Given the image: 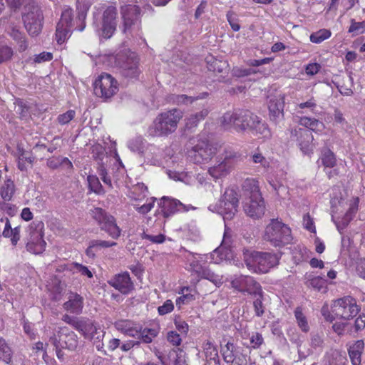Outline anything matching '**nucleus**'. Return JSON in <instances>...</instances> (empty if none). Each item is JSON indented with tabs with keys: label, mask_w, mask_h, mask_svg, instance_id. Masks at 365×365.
<instances>
[{
	"label": "nucleus",
	"mask_w": 365,
	"mask_h": 365,
	"mask_svg": "<svg viewBox=\"0 0 365 365\" xmlns=\"http://www.w3.org/2000/svg\"><path fill=\"white\" fill-rule=\"evenodd\" d=\"M148 190L143 182H138L128 190V196L133 200L140 201L148 196Z\"/></svg>",
	"instance_id": "2f4dec72"
},
{
	"label": "nucleus",
	"mask_w": 365,
	"mask_h": 365,
	"mask_svg": "<svg viewBox=\"0 0 365 365\" xmlns=\"http://www.w3.org/2000/svg\"><path fill=\"white\" fill-rule=\"evenodd\" d=\"M141 238L143 240H149L150 242L153 244H162L165 240V236L163 234H159L157 235H153L143 232L141 234Z\"/></svg>",
	"instance_id": "052dcab7"
},
{
	"label": "nucleus",
	"mask_w": 365,
	"mask_h": 365,
	"mask_svg": "<svg viewBox=\"0 0 365 365\" xmlns=\"http://www.w3.org/2000/svg\"><path fill=\"white\" fill-rule=\"evenodd\" d=\"M264 237L274 247L287 245L292 240L290 228L281 221L274 219L267 226Z\"/></svg>",
	"instance_id": "1a4fd4ad"
},
{
	"label": "nucleus",
	"mask_w": 365,
	"mask_h": 365,
	"mask_svg": "<svg viewBox=\"0 0 365 365\" xmlns=\"http://www.w3.org/2000/svg\"><path fill=\"white\" fill-rule=\"evenodd\" d=\"M321 160L325 168H332L336 164L335 155L329 149H324L322 153Z\"/></svg>",
	"instance_id": "49530a36"
},
{
	"label": "nucleus",
	"mask_w": 365,
	"mask_h": 365,
	"mask_svg": "<svg viewBox=\"0 0 365 365\" xmlns=\"http://www.w3.org/2000/svg\"><path fill=\"white\" fill-rule=\"evenodd\" d=\"M13 50L8 46H0V63L9 61L13 56Z\"/></svg>",
	"instance_id": "69168bd1"
},
{
	"label": "nucleus",
	"mask_w": 365,
	"mask_h": 365,
	"mask_svg": "<svg viewBox=\"0 0 365 365\" xmlns=\"http://www.w3.org/2000/svg\"><path fill=\"white\" fill-rule=\"evenodd\" d=\"M71 27L64 26L57 24L56 38L59 44L63 43L71 35Z\"/></svg>",
	"instance_id": "3c124183"
},
{
	"label": "nucleus",
	"mask_w": 365,
	"mask_h": 365,
	"mask_svg": "<svg viewBox=\"0 0 365 365\" xmlns=\"http://www.w3.org/2000/svg\"><path fill=\"white\" fill-rule=\"evenodd\" d=\"M231 164L223 160H218V163L208 170L209 174L215 179L227 175L231 170Z\"/></svg>",
	"instance_id": "c756f323"
},
{
	"label": "nucleus",
	"mask_w": 365,
	"mask_h": 365,
	"mask_svg": "<svg viewBox=\"0 0 365 365\" xmlns=\"http://www.w3.org/2000/svg\"><path fill=\"white\" fill-rule=\"evenodd\" d=\"M202 350L207 365H220L217 349L212 342L205 341L202 344Z\"/></svg>",
	"instance_id": "393cba45"
},
{
	"label": "nucleus",
	"mask_w": 365,
	"mask_h": 365,
	"mask_svg": "<svg viewBox=\"0 0 365 365\" xmlns=\"http://www.w3.org/2000/svg\"><path fill=\"white\" fill-rule=\"evenodd\" d=\"M364 344L362 340H357L349 346L348 353L353 365H360L361 354L364 350Z\"/></svg>",
	"instance_id": "c85d7f7f"
},
{
	"label": "nucleus",
	"mask_w": 365,
	"mask_h": 365,
	"mask_svg": "<svg viewBox=\"0 0 365 365\" xmlns=\"http://www.w3.org/2000/svg\"><path fill=\"white\" fill-rule=\"evenodd\" d=\"M297 108L302 110L307 109L312 113H315L316 108H317V101L314 97H312L308 101L299 103Z\"/></svg>",
	"instance_id": "e2e57ef3"
},
{
	"label": "nucleus",
	"mask_w": 365,
	"mask_h": 365,
	"mask_svg": "<svg viewBox=\"0 0 365 365\" xmlns=\"http://www.w3.org/2000/svg\"><path fill=\"white\" fill-rule=\"evenodd\" d=\"M326 365H348V360L345 354L332 350L327 355Z\"/></svg>",
	"instance_id": "c9c22d12"
},
{
	"label": "nucleus",
	"mask_w": 365,
	"mask_h": 365,
	"mask_svg": "<svg viewBox=\"0 0 365 365\" xmlns=\"http://www.w3.org/2000/svg\"><path fill=\"white\" fill-rule=\"evenodd\" d=\"M78 331L81 332L86 339H90L96 343V340L98 342L102 341L105 335V331L101 329L99 327H97L90 320L83 319L81 323V327L78 328Z\"/></svg>",
	"instance_id": "6ab92c4d"
},
{
	"label": "nucleus",
	"mask_w": 365,
	"mask_h": 365,
	"mask_svg": "<svg viewBox=\"0 0 365 365\" xmlns=\"http://www.w3.org/2000/svg\"><path fill=\"white\" fill-rule=\"evenodd\" d=\"M239 351V348L236 347L234 344L227 342L224 346H222L221 352L224 361L227 363H233L235 359V355Z\"/></svg>",
	"instance_id": "58836bf2"
},
{
	"label": "nucleus",
	"mask_w": 365,
	"mask_h": 365,
	"mask_svg": "<svg viewBox=\"0 0 365 365\" xmlns=\"http://www.w3.org/2000/svg\"><path fill=\"white\" fill-rule=\"evenodd\" d=\"M307 284L314 289L323 292L327 288V280L320 276H315L309 279Z\"/></svg>",
	"instance_id": "603ef678"
},
{
	"label": "nucleus",
	"mask_w": 365,
	"mask_h": 365,
	"mask_svg": "<svg viewBox=\"0 0 365 365\" xmlns=\"http://www.w3.org/2000/svg\"><path fill=\"white\" fill-rule=\"evenodd\" d=\"M88 187L91 191L101 195L104 193L103 186L101 185L98 178L94 175H89L87 177Z\"/></svg>",
	"instance_id": "09e8293b"
},
{
	"label": "nucleus",
	"mask_w": 365,
	"mask_h": 365,
	"mask_svg": "<svg viewBox=\"0 0 365 365\" xmlns=\"http://www.w3.org/2000/svg\"><path fill=\"white\" fill-rule=\"evenodd\" d=\"M294 317L299 328L303 332H308L309 331V326L307 317L302 312L301 307H297L294 310Z\"/></svg>",
	"instance_id": "79ce46f5"
},
{
	"label": "nucleus",
	"mask_w": 365,
	"mask_h": 365,
	"mask_svg": "<svg viewBox=\"0 0 365 365\" xmlns=\"http://www.w3.org/2000/svg\"><path fill=\"white\" fill-rule=\"evenodd\" d=\"M170 101L178 106L187 105L196 101V98H193V96H189L185 94L173 95L170 97Z\"/></svg>",
	"instance_id": "6e6d98bb"
},
{
	"label": "nucleus",
	"mask_w": 365,
	"mask_h": 365,
	"mask_svg": "<svg viewBox=\"0 0 365 365\" xmlns=\"http://www.w3.org/2000/svg\"><path fill=\"white\" fill-rule=\"evenodd\" d=\"M291 138L298 142V146L304 155H309L312 153L313 135L310 130L306 128H295L291 130Z\"/></svg>",
	"instance_id": "f3484780"
},
{
	"label": "nucleus",
	"mask_w": 365,
	"mask_h": 365,
	"mask_svg": "<svg viewBox=\"0 0 365 365\" xmlns=\"http://www.w3.org/2000/svg\"><path fill=\"white\" fill-rule=\"evenodd\" d=\"M115 328L126 336L135 338L138 335L139 324L127 319H120L114 323Z\"/></svg>",
	"instance_id": "b1692460"
},
{
	"label": "nucleus",
	"mask_w": 365,
	"mask_h": 365,
	"mask_svg": "<svg viewBox=\"0 0 365 365\" xmlns=\"http://www.w3.org/2000/svg\"><path fill=\"white\" fill-rule=\"evenodd\" d=\"M59 341L62 342L64 345L61 344L63 348L70 350H75L78 346V337L77 335L66 327H61L58 331Z\"/></svg>",
	"instance_id": "5701e85b"
},
{
	"label": "nucleus",
	"mask_w": 365,
	"mask_h": 365,
	"mask_svg": "<svg viewBox=\"0 0 365 365\" xmlns=\"http://www.w3.org/2000/svg\"><path fill=\"white\" fill-rule=\"evenodd\" d=\"M117 245L115 242L93 240L89 242V245L86 250V253L88 257H93L95 252H98L103 248H108L115 246Z\"/></svg>",
	"instance_id": "7c9ffc66"
},
{
	"label": "nucleus",
	"mask_w": 365,
	"mask_h": 365,
	"mask_svg": "<svg viewBox=\"0 0 365 365\" xmlns=\"http://www.w3.org/2000/svg\"><path fill=\"white\" fill-rule=\"evenodd\" d=\"M68 269L73 271V273H79L81 276L93 278V272L88 267L78 262H73L68 265Z\"/></svg>",
	"instance_id": "37998d69"
},
{
	"label": "nucleus",
	"mask_w": 365,
	"mask_h": 365,
	"mask_svg": "<svg viewBox=\"0 0 365 365\" xmlns=\"http://www.w3.org/2000/svg\"><path fill=\"white\" fill-rule=\"evenodd\" d=\"M72 9L68 6L64 7L58 24L72 28Z\"/></svg>",
	"instance_id": "5fc2aeb1"
},
{
	"label": "nucleus",
	"mask_w": 365,
	"mask_h": 365,
	"mask_svg": "<svg viewBox=\"0 0 365 365\" xmlns=\"http://www.w3.org/2000/svg\"><path fill=\"white\" fill-rule=\"evenodd\" d=\"M173 365H188L186 361L185 353L180 349L175 352L173 359Z\"/></svg>",
	"instance_id": "774afa93"
},
{
	"label": "nucleus",
	"mask_w": 365,
	"mask_h": 365,
	"mask_svg": "<svg viewBox=\"0 0 365 365\" xmlns=\"http://www.w3.org/2000/svg\"><path fill=\"white\" fill-rule=\"evenodd\" d=\"M12 350L7 344L5 339H0V361H3L6 364L11 362Z\"/></svg>",
	"instance_id": "c03bdc74"
},
{
	"label": "nucleus",
	"mask_w": 365,
	"mask_h": 365,
	"mask_svg": "<svg viewBox=\"0 0 365 365\" xmlns=\"http://www.w3.org/2000/svg\"><path fill=\"white\" fill-rule=\"evenodd\" d=\"M159 206L160 212L164 217H168L178 212H186L192 208L191 205H186L178 200L168 197H163L160 200Z\"/></svg>",
	"instance_id": "a211bd4d"
},
{
	"label": "nucleus",
	"mask_w": 365,
	"mask_h": 365,
	"mask_svg": "<svg viewBox=\"0 0 365 365\" xmlns=\"http://www.w3.org/2000/svg\"><path fill=\"white\" fill-rule=\"evenodd\" d=\"M331 35L329 29H322L310 35V41L314 43H320L326 39H328Z\"/></svg>",
	"instance_id": "8fccbe9b"
},
{
	"label": "nucleus",
	"mask_w": 365,
	"mask_h": 365,
	"mask_svg": "<svg viewBox=\"0 0 365 365\" xmlns=\"http://www.w3.org/2000/svg\"><path fill=\"white\" fill-rule=\"evenodd\" d=\"M190 143L193 146L187 150V155L195 163L207 162L217 153V148L209 144L206 138H194Z\"/></svg>",
	"instance_id": "9b49d317"
},
{
	"label": "nucleus",
	"mask_w": 365,
	"mask_h": 365,
	"mask_svg": "<svg viewBox=\"0 0 365 365\" xmlns=\"http://www.w3.org/2000/svg\"><path fill=\"white\" fill-rule=\"evenodd\" d=\"M15 193V185L13 180L7 179L0 185V196L4 201L11 200Z\"/></svg>",
	"instance_id": "4c0bfd02"
},
{
	"label": "nucleus",
	"mask_w": 365,
	"mask_h": 365,
	"mask_svg": "<svg viewBox=\"0 0 365 365\" xmlns=\"http://www.w3.org/2000/svg\"><path fill=\"white\" fill-rule=\"evenodd\" d=\"M208 258L207 255H199L188 252L185 256L186 269L197 277L207 279L216 286H220L223 282V277L222 275L214 273L206 266Z\"/></svg>",
	"instance_id": "7ed1b4c3"
},
{
	"label": "nucleus",
	"mask_w": 365,
	"mask_h": 365,
	"mask_svg": "<svg viewBox=\"0 0 365 365\" xmlns=\"http://www.w3.org/2000/svg\"><path fill=\"white\" fill-rule=\"evenodd\" d=\"M242 188L249 195V197H259V196L262 195L259 190V182L255 179H246L242 184Z\"/></svg>",
	"instance_id": "e433bc0d"
},
{
	"label": "nucleus",
	"mask_w": 365,
	"mask_h": 365,
	"mask_svg": "<svg viewBox=\"0 0 365 365\" xmlns=\"http://www.w3.org/2000/svg\"><path fill=\"white\" fill-rule=\"evenodd\" d=\"M244 259L248 269L255 273H267L279 262L276 254L257 251L245 252Z\"/></svg>",
	"instance_id": "39448f33"
},
{
	"label": "nucleus",
	"mask_w": 365,
	"mask_h": 365,
	"mask_svg": "<svg viewBox=\"0 0 365 365\" xmlns=\"http://www.w3.org/2000/svg\"><path fill=\"white\" fill-rule=\"evenodd\" d=\"M359 311L356 301L351 297H345L334 301L330 307L327 304H324L321 312L326 321L332 322L336 318H353Z\"/></svg>",
	"instance_id": "f03ea898"
},
{
	"label": "nucleus",
	"mask_w": 365,
	"mask_h": 365,
	"mask_svg": "<svg viewBox=\"0 0 365 365\" xmlns=\"http://www.w3.org/2000/svg\"><path fill=\"white\" fill-rule=\"evenodd\" d=\"M174 324L176 329L180 333V334L183 336L187 335L189 330V327L188 324L184 320H182L179 317H175L174 320Z\"/></svg>",
	"instance_id": "0e129e2a"
},
{
	"label": "nucleus",
	"mask_w": 365,
	"mask_h": 365,
	"mask_svg": "<svg viewBox=\"0 0 365 365\" xmlns=\"http://www.w3.org/2000/svg\"><path fill=\"white\" fill-rule=\"evenodd\" d=\"M180 334H178L177 331H170L167 334V340L173 346H178L180 345L182 342V337Z\"/></svg>",
	"instance_id": "338daca9"
},
{
	"label": "nucleus",
	"mask_w": 365,
	"mask_h": 365,
	"mask_svg": "<svg viewBox=\"0 0 365 365\" xmlns=\"http://www.w3.org/2000/svg\"><path fill=\"white\" fill-rule=\"evenodd\" d=\"M2 236L10 239L11 244L16 246L21 239V228L19 226L12 228L9 219H6V225L2 231Z\"/></svg>",
	"instance_id": "cd10ccee"
},
{
	"label": "nucleus",
	"mask_w": 365,
	"mask_h": 365,
	"mask_svg": "<svg viewBox=\"0 0 365 365\" xmlns=\"http://www.w3.org/2000/svg\"><path fill=\"white\" fill-rule=\"evenodd\" d=\"M76 116V111L69 110L63 114H60L57 118V121L59 124L63 125L68 124Z\"/></svg>",
	"instance_id": "680f3d73"
},
{
	"label": "nucleus",
	"mask_w": 365,
	"mask_h": 365,
	"mask_svg": "<svg viewBox=\"0 0 365 365\" xmlns=\"http://www.w3.org/2000/svg\"><path fill=\"white\" fill-rule=\"evenodd\" d=\"M83 307V298L76 293H71L68 301L63 304V308L73 314L81 313Z\"/></svg>",
	"instance_id": "a878e982"
},
{
	"label": "nucleus",
	"mask_w": 365,
	"mask_h": 365,
	"mask_svg": "<svg viewBox=\"0 0 365 365\" xmlns=\"http://www.w3.org/2000/svg\"><path fill=\"white\" fill-rule=\"evenodd\" d=\"M268 108L271 118L275 120L277 118H279L282 114L284 108L283 98H271L269 101Z\"/></svg>",
	"instance_id": "f704fd0d"
},
{
	"label": "nucleus",
	"mask_w": 365,
	"mask_h": 365,
	"mask_svg": "<svg viewBox=\"0 0 365 365\" xmlns=\"http://www.w3.org/2000/svg\"><path fill=\"white\" fill-rule=\"evenodd\" d=\"M24 3L28 6V11L23 15L24 26L31 36H37L41 31L43 26V14L41 9L34 5Z\"/></svg>",
	"instance_id": "4468645a"
},
{
	"label": "nucleus",
	"mask_w": 365,
	"mask_h": 365,
	"mask_svg": "<svg viewBox=\"0 0 365 365\" xmlns=\"http://www.w3.org/2000/svg\"><path fill=\"white\" fill-rule=\"evenodd\" d=\"M118 90L117 81L110 74L102 73L94 83V92L96 96L109 98Z\"/></svg>",
	"instance_id": "2eb2a0df"
},
{
	"label": "nucleus",
	"mask_w": 365,
	"mask_h": 365,
	"mask_svg": "<svg viewBox=\"0 0 365 365\" xmlns=\"http://www.w3.org/2000/svg\"><path fill=\"white\" fill-rule=\"evenodd\" d=\"M230 232L225 226L224 236L220 246L210 255L212 262L219 264L226 258L227 250L230 247Z\"/></svg>",
	"instance_id": "4be33fe9"
},
{
	"label": "nucleus",
	"mask_w": 365,
	"mask_h": 365,
	"mask_svg": "<svg viewBox=\"0 0 365 365\" xmlns=\"http://www.w3.org/2000/svg\"><path fill=\"white\" fill-rule=\"evenodd\" d=\"M91 215L99 225L101 230L105 231L113 239H118L121 230L117 225L113 216L100 207H95L91 210Z\"/></svg>",
	"instance_id": "ddd939ff"
},
{
	"label": "nucleus",
	"mask_w": 365,
	"mask_h": 365,
	"mask_svg": "<svg viewBox=\"0 0 365 365\" xmlns=\"http://www.w3.org/2000/svg\"><path fill=\"white\" fill-rule=\"evenodd\" d=\"M157 334L158 332L155 329L148 328L142 329L141 326L139 325V332L136 338L140 339L143 343L149 344L157 336Z\"/></svg>",
	"instance_id": "a18cd8bd"
},
{
	"label": "nucleus",
	"mask_w": 365,
	"mask_h": 365,
	"mask_svg": "<svg viewBox=\"0 0 365 365\" xmlns=\"http://www.w3.org/2000/svg\"><path fill=\"white\" fill-rule=\"evenodd\" d=\"M299 123L309 129V130L321 131L324 129V124L322 122L309 117H301Z\"/></svg>",
	"instance_id": "ea45409f"
},
{
	"label": "nucleus",
	"mask_w": 365,
	"mask_h": 365,
	"mask_svg": "<svg viewBox=\"0 0 365 365\" xmlns=\"http://www.w3.org/2000/svg\"><path fill=\"white\" fill-rule=\"evenodd\" d=\"M232 287L242 293L257 297L262 294V287L254 277L241 275L231 282Z\"/></svg>",
	"instance_id": "dca6fc26"
},
{
	"label": "nucleus",
	"mask_w": 365,
	"mask_h": 365,
	"mask_svg": "<svg viewBox=\"0 0 365 365\" xmlns=\"http://www.w3.org/2000/svg\"><path fill=\"white\" fill-rule=\"evenodd\" d=\"M155 198L152 197L147 200V202L143 204V205H140L139 204H133V207L142 215L147 214L149 212L151 209L154 207Z\"/></svg>",
	"instance_id": "4d7b16f0"
},
{
	"label": "nucleus",
	"mask_w": 365,
	"mask_h": 365,
	"mask_svg": "<svg viewBox=\"0 0 365 365\" xmlns=\"http://www.w3.org/2000/svg\"><path fill=\"white\" fill-rule=\"evenodd\" d=\"M108 282L123 294H128L134 288L130 274L127 272L115 274Z\"/></svg>",
	"instance_id": "aec40b11"
},
{
	"label": "nucleus",
	"mask_w": 365,
	"mask_h": 365,
	"mask_svg": "<svg viewBox=\"0 0 365 365\" xmlns=\"http://www.w3.org/2000/svg\"><path fill=\"white\" fill-rule=\"evenodd\" d=\"M92 2L91 0H76V8L78 11V17L81 20L86 19L88 11Z\"/></svg>",
	"instance_id": "864d4df0"
},
{
	"label": "nucleus",
	"mask_w": 365,
	"mask_h": 365,
	"mask_svg": "<svg viewBox=\"0 0 365 365\" xmlns=\"http://www.w3.org/2000/svg\"><path fill=\"white\" fill-rule=\"evenodd\" d=\"M145 145V141L142 137H135L130 140L128 143V148L132 152L137 153L138 154H142L144 152Z\"/></svg>",
	"instance_id": "de8ad7c7"
},
{
	"label": "nucleus",
	"mask_w": 365,
	"mask_h": 365,
	"mask_svg": "<svg viewBox=\"0 0 365 365\" xmlns=\"http://www.w3.org/2000/svg\"><path fill=\"white\" fill-rule=\"evenodd\" d=\"M237 193L233 189H227L220 200L216 203L210 205L208 209L223 217L225 220H232L237 212Z\"/></svg>",
	"instance_id": "0eeeda50"
},
{
	"label": "nucleus",
	"mask_w": 365,
	"mask_h": 365,
	"mask_svg": "<svg viewBox=\"0 0 365 365\" xmlns=\"http://www.w3.org/2000/svg\"><path fill=\"white\" fill-rule=\"evenodd\" d=\"M26 250L34 255L43 253L46 247L43 239L44 224L42 221H34L27 228Z\"/></svg>",
	"instance_id": "9d476101"
},
{
	"label": "nucleus",
	"mask_w": 365,
	"mask_h": 365,
	"mask_svg": "<svg viewBox=\"0 0 365 365\" xmlns=\"http://www.w3.org/2000/svg\"><path fill=\"white\" fill-rule=\"evenodd\" d=\"M123 32L125 34H137L140 29V9L136 5L125 4L121 6Z\"/></svg>",
	"instance_id": "f8f14e48"
},
{
	"label": "nucleus",
	"mask_w": 365,
	"mask_h": 365,
	"mask_svg": "<svg viewBox=\"0 0 365 365\" xmlns=\"http://www.w3.org/2000/svg\"><path fill=\"white\" fill-rule=\"evenodd\" d=\"M257 120V115L248 110L227 112L221 118V123L226 128H234L237 132H244L250 128H255L248 121Z\"/></svg>",
	"instance_id": "6e6552de"
},
{
	"label": "nucleus",
	"mask_w": 365,
	"mask_h": 365,
	"mask_svg": "<svg viewBox=\"0 0 365 365\" xmlns=\"http://www.w3.org/2000/svg\"><path fill=\"white\" fill-rule=\"evenodd\" d=\"M354 86V79L351 75L348 76L346 79H343L342 83H337L336 88L340 93L343 96H350L353 94L352 87Z\"/></svg>",
	"instance_id": "a19ab883"
},
{
	"label": "nucleus",
	"mask_w": 365,
	"mask_h": 365,
	"mask_svg": "<svg viewBox=\"0 0 365 365\" xmlns=\"http://www.w3.org/2000/svg\"><path fill=\"white\" fill-rule=\"evenodd\" d=\"M348 31L355 35L363 34L365 31V20L361 22H356L354 19H351Z\"/></svg>",
	"instance_id": "13d9d810"
},
{
	"label": "nucleus",
	"mask_w": 365,
	"mask_h": 365,
	"mask_svg": "<svg viewBox=\"0 0 365 365\" xmlns=\"http://www.w3.org/2000/svg\"><path fill=\"white\" fill-rule=\"evenodd\" d=\"M264 202L262 197H250L248 201L245 203L244 210L245 213L253 218H259L264 213Z\"/></svg>",
	"instance_id": "412c9836"
},
{
	"label": "nucleus",
	"mask_w": 365,
	"mask_h": 365,
	"mask_svg": "<svg viewBox=\"0 0 365 365\" xmlns=\"http://www.w3.org/2000/svg\"><path fill=\"white\" fill-rule=\"evenodd\" d=\"M114 64L120 73L127 78H137L141 73L137 55L129 50L118 53L115 56Z\"/></svg>",
	"instance_id": "423d86ee"
},
{
	"label": "nucleus",
	"mask_w": 365,
	"mask_h": 365,
	"mask_svg": "<svg viewBox=\"0 0 365 365\" xmlns=\"http://www.w3.org/2000/svg\"><path fill=\"white\" fill-rule=\"evenodd\" d=\"M34 161V157L29 155L26 156L22 153L18 158V168L21 171H25L27 170V166L26 163H29V165H32Z\"/></svg>",
	"instance_id": "bf43d9fd"
},
{
	"label": "nucleus",
	"mask_w": 365,
	"mask_h": 365,
	"mask_svg": "<svg viewBox=\"0 0 365 365\" xmlns=\"http://www.w3.org/2000/svg\"><path fill=\"white\" fill-rule=\"evenodd\" d=\"M358 204H359V199L354 198L353 199L350 204L349 210L346 211L344 216L341 218L339 221H336L335 224L336 225V227L339 232H341V230L344 229L349 222L352 220L354 216L357 212L358 210Z\"/></svg>",
	"instance_id": "bb28decb"
},
{
	"label": "nucleus",
	"mask_w": 365,
	"mask_h": 365,
	"mask_svg": "<svg viewBox=\"0 0 365 365\" xmlns=\"http://www.w3.org/2000/svg\"><path fill=\"white\" fill-rule=\"evenodd\" d=\"M209 113L210 110L207 108H203L200 112L190 115L185 120V128L187 130H191L196 128L198 123L207 116Z\"/></svg>",
	"instance_id": "473e14b6"
},
{
	"label": "nucleus",
	"mask_w": 365,
	"mask_h": 365,
	"mask_svg": "<svg viewBox=\"0 0 365 365\" xmlns=\"http://www.w3.org/2000/svg\"><path fill=\"white\" fill-rule=\"evenodd\" d=\"M249 124H253L255 128H250V130L254 135H257L259 138H267L270 137V131L267 126V125L261 120V119L257 116V120L255 121H248Z\"/></svg>",
	"instance_id": "72a5a7b5"
},
{
	"label": "nucleus",
	"mask_w": 365,
	"mask_h": 365,
	"mask_svg": "<svg viewBox=\"0 0 365 365\" xmlns=\"http://www.w3.org/2000/svg\"><path fill=\"white\" fill-rule=\"evenodd\" d=\"M117 14L116 7L112 5L103 6L101 11L94 13L93 25L99 35L105 38L113 36L116 29Z\"/></svg>",
	"instance_id": "20e7f679"
},
{
	"label": "nucleus",
	"mask_w": 365,
	"mask_h": 365,
	"mask_svg": "<svg viewBox=\"0 0 365 365\" xmlns=\"http://www.w3.org/2000/svg\"><path fill=\"white\" fill-rule=\"evenodd\" d=\"M183 117V112L178 108H173L160 113L148 129L150 136H168L174 133L180 120Z\"/></svg>",
	"instance_id": "f257e3e1"
}]
</instances>
